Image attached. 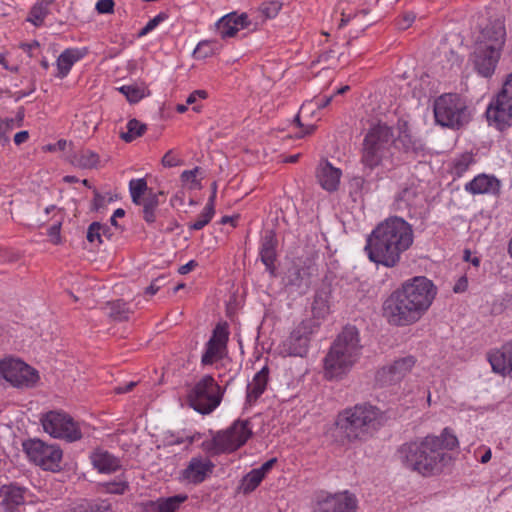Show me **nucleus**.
<instances>
[{
    "mask_svg": "<svg viewBox=\"0 0 512 512\" xmlns=\"http://www.w3.org/2000/svg\"><path fill=\"white\" fill-rule=\"evenodd\" d=\"M168 18V14L161 12L154 18L148 21V23L138 32L137 37H143L153 31L160 23Z\"/></svg>",
    "mask_w": 512,
    "mask_h": 512,
    "instance_id": "79ce46f5",
    "label": "nucleus"
},
{
    "mask_svg": "<svg viewBox=\"0 0 512 512\" xmlns=\"http://www.w3.org/2000/svg\"><path fill=\"white\" fill-rule=\"evenodd\" d=\"M103 489L111 494H123L127 488L125 481H113L102 484Z\"/></svg>",
    "mask_w": 512,
    "mask_h": 512,
    "instance_id": "de8ad7c7",
    "label": "nucleus"
},
{
    "mask_svg": "<svg viewBox=\"0 0 512 512\" xmlns=\"http://www.w3.org/2000/svg\"><path fill=\"white\" fill-rule=\"evenodd\" d=\"M506 30L503 21L497 19L487 24L477 37L475 45H485L501 51L505 43Z\"/></svg>",
    "mask_w": 512,
    "mask_h": 512,
    "instance_id": "412c9836",
    "label": "nucleus"
},
{
    "mask_svg": "<svg viewBox=\"0 0 512 512\" xmlns=\"http://www.w3.org/2000/svg\"><path fill=\"white\" fill-rule=\"evenodd\" d=\"M218 33L222 38L233 37L239 29L247 28L250 26L248 15L242 13H230L223 16L216 24Z\"/></svg>",
    "mask_w": 512,
    "mask_h": 512,
    "instance_id": "b1692460",
    "label": "nucleus"
},
{
    "mask_svg": "<svg viewBox=\"0 0 512 512\" xmlns=\"http://www.w3.org/2000/svg\"><path fill=\"white\" fill-rule=\"evenodd\" d=\"M439 438L441 443V449L443 451H445V449L452 450L458 445L457 437L454 434L450 433V431L447 428L444 429Z\"/></svg>",
    "mask_w": 512,
    "mask_h": 512,
    "instance_id": "c03bdc74",
    "label": "nucleus"
},
{
    "mask_svg": "<svg viewBox=\"0 0 512 512\" xmlns=\"http://www.w3.org/2000/svg\"><path fill=\"white\" fill-rule=\"evenodd\" d=\"M22 446L29 460L44 470L57 471L60 468L62 450L57 445L46 444L40 439H29Z\"/></svg>",
    "mask_w": 512,
    "mask_h": 512,
    "instance_id": "4468645a",
    "label": "nucleus"
},
{
    "mask_svg": "<svg viewBox=\"0 0 512 512\" xmlns=\"http://www.w3.org/2000/svg\"><path fill=\"white\" fill-rule=\"evenodd\" d=\"M60 227H61V224L57 223V224L52 225L49 228L48 235L50 236L51 241L54 244H58L60 242Z\"/></svg>",
    "mask_w": 512,
    "mask_h": 512,
    "instance_id": "13d9d810",
    "label": "nucleus"
},
{
    "mask_svg": "<svg viewBox=\"0 0 512 512\" xmlns=\"http://www.w3.org/2000/svg\"><path fill=\"white\" fill-rule=\"evenodd\" d=\"M464 260L471 262L474 266H479L480 259L476 256L472 257L471 252L469 250L464 251Z\"/></svg>",
    "mask_w": 512,
    "mask_h": 512,
    "instance_id": "69168bd1",
    "label": "nucleus"
},
{
    "mask_svg": "<svg viewBox=\"0 0 512 512\" xmlns=\"http://www.w3.org/2000/svg\"><path fill=\"white\" fill-rule=\"evenodd\" d=\"M166 284V277L160 276L152 281V283L146 288V294L154 295Z\"/></svg>",
    "mask_w": 512,
    "mask_h": 512,
    "instance_id": "864d4df0",
    "label": "nucleus"
},
{
    "mask_svg": "<svg viewBox=\"0 0 512 512\" xmlns=\"http://www.w3.org/2000/svg\"><path fill=\"white\" fill-rule=\"evenodd\" d=\"M162 194V191L155 193L149 188L145 178L130 179V198L135 205L141 207L140 213L147 224L156 221V209Z\"/></svg>",
    "mask_w": 512,
    "mask_h": 512,
    "instance_id": "f8f14e48",
    "label": "nucleus"
},
{
    "mask_svg": "<svg viewBox=\"0 0 512 512\" xmlns=\"http://www.w3.org/2000/svg\"><path fill=\"white\" fill-rule=\"evenodd\" d=\"M396 458L404 467L423 476L440 473L451 460V456L441 449L440 438L435 436L402 444L397 449Z\"/></svg>",
    "mask_w": 512,
    "mask_h": 512,
    "instance_id": "7ed1b4c3",
    "label": "nucleus"
},
{
    "mask_svg": "<svg viewBox=\"0 0 512 512\" xmlns=\"http://www.w3.org/2000/svg\"><path fill=\"white\" fill-rule=\"evenodd\" d=\"M386 420L385 413L378 407L363 403L339 413L336 424L349 441H362L370 438Z\"/></svg>",
    "mask_w": 512,
    "mask_h": 512,
    "instance_id": "423d86ee",
    "label": "nucleus"
},
{
    "mask_svg": "<svg viewBox=\"0 0 512 512\" xmlns=\"http://www.w3.org/2000/svg\"><path fill=\"white\" fill-rule=\"evenodd\" d=\"M263 476L256 469L250 471L243 479L244 492H252L263 480Z\"/></svg>",
    "mask_w": 512,
    "mask_h": 512,
    "instance_id": "ea45409f",
    "label": "nucleus"
},
{
    "mask_svg": "<svg viewBox=\"0 0 512 512\" xmlns=\"http://www.w3.org/2000/svg\"><path fill=\"white\" fill-rule=\"evenodd\" d=\"M424 196L418 188L412 184L403 187L395 196L394 206L398 211H407L410 217H416L422 213Z\"/></svg>",
    "mask_w": 512,
    "mask_h": 512,
    "instance_id": "a211bd4d",
    "label": "nucleus"
},
{
    "mask_svg": "<svg viewBox=\"0 0 512 512\" xmlns=\"http://www.w3.org/2000/svg\"><path fill=\"white\" fill-rule=\"evenodd\" d=\"M25 490L15 485H4L0 489V504L8 512H16L25 503Z\"/></svg>",
    "mask_w": 512,
    "mask_h": 512,
    "instance_id": "a878e982",
    "label": "nucleus"
},
{
    "mask_svg": "<svg viewBox=\"0 0 512 512\" xmlns=\"http://www.w3.org/2000/svg\"><path fill=\"white\" fill-rule=\"evenodd\" d=\"M197 266V263L194 261V260H191L189 261L188 263H186L185 265H182L179 269H178V272L182 275L184 274H187L189 273L190 271H192L195 267Z\"/></svg>",
    "mask_w": 512,
    "mask_h": 512,
    "instance_id": "680f3d73",
    "label": "nucleus"
},
{
    "mask_svg": "<svg viewBox=\"0 0 512 512\" xmlns=\"http://www.w3.org/2000/svg\"><path fill=\"white\" fill-rule=\"evenodd\" d=\"M276 461H277L276 458H272V459L266 461L264 464L261 465V467L257 468L256 470L258 472H260V474L263 477H265L266 473L274 466Z\"/></svg>",
    "mask_w": 512,
    "mask_h": 512,
    "instance_id": "052dcab7",
    "label": "nucleus"
},
{
    "mask_svg": "<svg viewBox=\"0 0 512 512\" xmlns=\"http://www.w3.org/2000/svg\"><path fill=\"white\" fill-rule=\"evenodd\" d=\"M93 192H94L93 206L96 210L103 207L106 203L113 201V197L109 193L103 195V194H100L96 189H94Z\"/></svg>",
    "mask_w": 512,
    "mask_h": 512,
    "instance_id": "3c124183",
    "label": "nucleus"
},
{
    "mask_svg": "<svg viewBox=\"0 0 512 512\" xmlns=\"http://www.w3.org/2000/svg\"><path fill=\"white\" fill-rule=\"evenodd\" d=\"M0 375L16 388H32L39 381L36 369L12 357L0 361Z\"/></svg>",
    "mask_w": 512,
    "mask_h": 512,
    "instance_id": "ddd939ff",
    "label": "nucleus"
},
{
    "mask_svg": "<svg viewBox=\"0 0 512 512\" xmlns=\"http://www.w3.org/2000/svg\"><path fill=\"white\" fill-rule=\"evenodd\" d=\"M416 360L413 356H405L395 360L391 365L381 368L376 375L381 385H393L400 382L414 367Z\"/></svg>",
    "mask_w": 512,
    "mask_h": 512,
    "instance_id": "6ab92c4d",
    "label": "nucleus"
},
{
    "mask_svg": "<svg viewBox=\"0 0 512 512\" xmlns=\"http://www.w3.org/2000/svg\"><path fill=\"white\" fill-rule=\"evenodd\" d=\"M437 288L424 276H416L405 281L383 302V316L396 327H404L418 322L432 305Z\"/></svg>",
    "mask_w": 512,
    "mask_h": 512,
    "instance_id": "f257e3e1",
    "label": "nucleus"
},
{
    "mask_svg": "<svg viewBox=\"0 0 512 512\" xmlns=\"http://www.w3.org/2000/svg\"><path fill=\"white\" fill-rule=\"evenodd\" d=\"M434 116L438 124L453 129H460L471 120L466 101L454 93L441 95L435 100Z\"/></svg>",
    "mask_w": 512,
    "mask_h": 512,
    "instance_id": "0eeeda50",
    "label": "nucleus"
},
{
    "mask_svg": "<svg viewBox=\"0 0 512 512\" xmlns=\"http://www.w3.org/2000/svg\"><path fill=\"white\" fill-rule=\"evenodd\" d=\"M282 8V3L276 0L263 2L259 8L258 13L261 17L262 21H265L267 19H273L275 18L279 11Z\"/></svg>",
    "mask_w": 512,
    "mask_h": 512,
    "instance_id": "e433bc0d",
    "label": "nucleus"
},
{
    "mask_svg": "<svg viewBox=\"0 0 512 512\" xmlns=\"http://www.w3.org/2000/svg\"><path fill=\"white\" fill-rule=\"evenodd\" d=\"M486 118L490 126L504 131L512 126V101L499 96L490 102L486 110Z\"/></svg>",
    "mask_w": 512,
    "mask_h": 512,
    "instance_id": "f3484780",
    "label": "nucleus"
},
{
    "mask_svg": "<svg viewBox=\"0 0 512 512\" xmlns=\"http://www.w3.org/2000/svg\"><path fill=\"white\" fill-rule=\"evenodd\" d=\"M89 512H109V505L105 502L92 505Z\"/></svg>",
    "mask_w": 512,
    "mask_h": 512,
    "instance_id": "0e129e2a",
    "label": "nucleus"
},
{
    "mask_svg": "<svg viewBox=\"0 0 512 512\" xmlns=\"http://www.w3.org/2000/svg\"><path fill=\"white\" fill-rule=\"evenodd\" d=\"M497 96H499L501 99H506L512 102V73L504 82L503 87Z\"/></svg>",
    "mask_w": 512,
    "mask_h": 512,
    "instance_id": "603ef678",
    "label": "nucleus"
},
{
    "mask_svg": "<svg viewBox=\"0 0 512 512\" xmlns=\"http://www.w3.org/2000/svg\"><path fill=\"white\" fill-rule=\"evenodd\" d=\"M357 499L354 494L343 491L319 496L313 512H356Z\"/></svg>",
    "mask_w": 512,
    "mask_h": 512,
    "instance_id": "2eb2a0df",
    "label": "nucleus"
},
{
    "mask_svg": "<svg viewBox=\"0 0 512 512\" xmlns=\"http://www.w3.org/2000/svg\"><path fill=\"white\" fill-rule=\"evenodd\" d=\"M276 246L277 239L274 232H266L262 239L260 258L262 263L266 266L267 271L270 273L272 277L276 276V267L274 265V262L277 257Z\"/></svg>",
    "mask_w": 512,
    "mask_h": 512,
    "instance_id": "bb28decb",
    "label": "nucleus"
},
{
    "mask_svg": "<svg viewBox=\"0 0 512 512\" xmlns=\"http://www.w3.org/2000/svg\"><path fill=\"white\" fill-rule=\"evenodd\" d=\"M415 20L413 13H405L403 17L398 21V28L402 30L408 29Z\"/></svg>",
    "mask_w": 512,
    "mask_h": 512,
    "instance_id": "6e6d98bb",
    "label": "nucleus"
},
{
    "mask_svg": "<svg viewBox=\"0 0 512 512\" xmlns=\"http://www.w3.org/2000/svg\"><path fill=\"white\" fill-rule=\"evenodd\" d=\"M105 232V228L98 222H93L87 231V240L91 243L94 241L102 242L101 235Z\"/></svg>",
    "mask_w": 512,
    "mask_h": 512,
    "instance_id": "49530a36",
    "label": "nucleus"
},
{
    "mask_svg": "<svg viewBox=\"0 0 512 512\" xmlns=\"http://www.w3.org/2000/svg\"><path fill=\"white\" fill-rule=\"evenodd\" d=\"M213 468L214 464L210 460L194 457L181 472V479L193 484L202 483L212 473Z\"/></svg>",
    "mask_w": 512,
    "mask_h": 512,
    "instance_id": "4be33fe9",
    "label": "nucleus"
},
{
    "mask_svg": "<svg viewBox=\"0 0 512 512\" xmlns=\"http://www.w3.org/2000/svg\"><path fill=\"white\" fill-rule=\"evenodd\" d=\"M341 170L333 167L328 161L321 163L317 169V179L320 186L326 191L333 192L337 190L340 177Z\"/></svg>",
    "mask_w": 512,
    "mask_h": 512,
    "instance_id": "c85d7f7f",
    "label": "nucleus"
},
{
    "mask_svg": "<svg viewBox=\"0 0 512 512\" xmlns=\"http://www.w3.org/2000/svg\"><path fill=\"white\" fill-rule=\"evenodd\" d=\"M306 111H308V105L304 104L300 108L299 114L296 115V117L294 119V122L297 124L298 127L305 129L300 135H297V137H303L304 135L311 134L315 129V126L312 124H309V125L302 124V122L300 120V115L305 113Z\"/></svg>",
    "mask_w": 512,
    "mask_h": 512,
    "instance_id": "8fccbe9b",
    "label": "nucleus"
},
{
    "mask_svg": "<svg viewBox=\"0 0 512 512\" xmlns=\"http://www.w3.org/2000/svg\"><path fill=\"white\" fill-rule=\"evenodd\" d=\"M28 137H29V134L27 131H20L15 134L14 142L16 145H20V144L26 142Z\"/></svg>",
    "mask_w": 512,
    "mask_h": 512,
    "instance_id": "e2e57ef3",
    "label": "nucleus"
},
{
    "mask_svg": "<svg viewBox=\"0 0 512 512\" xmlns=\"http://www.w3.org/2000/svg\"><path fill=\"white\" fill-rule=\"evenodd\" d=\"M362 346L355 327L346 326L332 343L324 359L325 377L339 379L357 362Z\"/></svg>",
    "mask_w": 512,
    "mask_h": 512,
    "instance_id": "39448f33",
    "label": "nucleus"
},
{
    "mask_svg": "<svg viewBox=\"0 0 512 512\" xmlns=\"http://www.w3.org/2000/svg\"><path fill=\"white\" fill-rule=\"evenodd\" d=\"M148 95L149 90L144 82L138 81L130 84V104L137 103Z\"/></svg>",
    "mask_w": 512,
    "mask_h": 512,
    "instance_id": "58836bf2",
    "label": "nucleus"
},
{
    "mask_svg": "<svg viewBox=\"0 0 512 512\" xmlns=\"http://www.w3.org/2000/svg\"><path fill=\"white\" fill-rule=\"evenodd\" d=\"M488 359L493 371L503 375L512 372V341L491 352Z\"/></svg>",
    "mask_w": 512,
    "mask_h": 512,
    "instance_id": "cd10ccee",
    "label": "nucleus"
},
{
    "mask_svg": "<svg viewBox=\"0 0 512 512\" xmlns=\"http://www.w3.org/2000/svg\"><path fill=\"white\" fill-rule=\"evenodd\" d=\"M47 14V4H36L30 11L28 20L34 25H40Z\"/></svg>",
    "mask_w": 512,
    "mask_h": 512,
    "instance_id": "a19ab883",
    "label": "nucleus"
},
{
    "mask_svg": "<svg viewBox=\"0 0 512 512\" xmlns=\"http://www.w3.org/2000/svg\"><path fill=\"white\" fill-rule=\"evenodd\" d=\"M41 424L44 431L54 438L74 442L82 437L79 424L62 411L47 412L41 417Z\"/></svg>",
    "mask_w": 512,
    "mask_h": 512,
    "instance_id": "9d476101",
    "label": "nucleus"
},
{
    "mask_svg": "<svg viewBox=\"0 0 512 512\" xmlns=\"http://www.w3.org/2000/svg\"><path fill=\"white\" fill-rule=\"evenodd\" d=\"M309 270V266L293 262V264L288 268L287 272L285 273L286 285L297 288L307 286L310 277Z\"/></svg>",
    "mask_w": 512,
    "mask_h": 512,
    "instance_id": "473e14b6",
    "label": "nucleus"
},
{
    "mask_svg": "<svg viewBox=\"0 0 512 512\" xmlns=\"http://www.w3.org/2000/svg\"><path fill=\"white\" fill-rule=\"evenodd\" d=\"M114 8L113 0H99L96 3V10L100 14L112 13Z\"/></svg>",
    "mask_w": 512,
    "mask_h": 512,
    "instance_id": "5fc2aeb1",
    "label": "nucleus"
},
{
    "mask_svg": "<svg viewBox=\"0 0 512 512\" xmlns=\"http://www.w3.org/2000/svg\"><path fill=\"white\" fill-rule=\"evenodd\" d=\"M82 57L83 53L78 49H66L63 51L57 59L58 73L56 76L59 78L66 77L74 63Z\"/></svg>",
    "mask_w": 512,
    "mask_h": 512,
    "instance_id": "72a5a7b5",
    "label": "nucleus"
},
{
    "mask_svg": "<svg viewBox=\"0 0 512 512\" xmlns=\"http://www.w3.org/2000/svg\"><path fill=\"white\" fill-rule=\"evenodd\" d=\"M214 214L215 208L211 207V204H206L203 212L198 216L197 220L189 225V229L201 230L211 221Z\"/></svg>",
    "mask_w": 512,
    "mask_h": 512,
    "instance_id": "4c0bfd02",
    "label": "nucleus"
},
{
    "mask_svg": "<svg viewBox=\"0 0 512 512\" xmlns=\"http://www.w3.org/2000/svg\"><path fill=\"white\" fill-rule=\"evenodd\" d=\"M39 47V43L37 41H34L32 43H23L21 44V48L27 52L30 56H32L31 54V51L34 49V48H38Z\"/></svg>",
    "mask_w": 512,
    "mask_h": 512,
    "instance_id": "338daca9",
    "label": "nucleus"
},
{
    "mask_svg": "<svg viewBox=\"0 0 512 512\" xmlns=\"http://www.w3.org/2000/svg\"><path fill=\"white\" fill-rule=\"evenodd\" d=\"M93 467L99 473H112L120 468V460L103 449H96L90 455Z\"/></svg>",
    "mask_w": 512,
    "mask_h": 512,
    "instance_id": "c756f323",
    "label": "nucleus"
},
{
    "mask_svg": "<svg viewBox=\"0 0 512 512\" xmlns=\"http://www.w3.org/2000/svg\"><path fill=\"white\" fill-rule=\"evenodd\" d=\"M249 420H237L226 430L218 431L211 440L203 442V448L212 455L234 452L251 437Z\"/></svg>",
    "mask_w": 512,
    "mask_h": 512,
    "instance_id": "6e6552de",
    "label": "nucleus"
},
{
    "mask_svg": "<svg viewBox=\"0 0 512 512\" xmlns=\"http://www.w3.org/2000/svg\"><path fill=\"white\" fill-rule=\"evenodd\" d=\"M147 131V125L133 118L130 119V142L141 137Z\"/></svg>",
    "mask_w": 512,
    "mask_h": 512,
    "instance_id": "a18cd8bd",
    "label": "nucleus"
},
{
    "mask_svg": "<svg viewBox=\"0 0 512 512\" xmlns=\"http://www.w3.org/2000/svg\"><path fill=\"white\" fill-rule=\"evenodd\" d=\"M211 43L209 41L200 42L195 48L193 54L196 58L204 59L212 55Z\"/></svg>",
    "mask_w": 512,
    "mask_h": 512,
    "instance_id": "09e8293b",
    "label": "nucleus"
},
{
    "mask_svg": "<svg viewBox=\"0 0 512 512\" xmlns=\"http://www.w3.org/2000/svg\"><path fill=\"white\" fill-rule=\"evenodd\" d=\"M70 163L81 169L96 168L100 158L99 155L89 149H81L69 157Z\"/></svg>",
    "mask_w": 512,
    "mask_h": 512,
    "instance_id": "f704fd0d",
    "label": "nucleus"
},
{
    "mask_svg": "<svg viewBox=\"0 0 512 512\" xmlns=\"http://www.w3.org/2000/svg\"><path fill=\"white\" fill-rule=\"evenodd\" d=\"M224 392L211 375H205L189 391L188 402L195 411L209 414L220 405Z\"/></svg>",
    "mask_w": 512,
    "mask_h": 512,
    "instance_id": "1a4fd4ad",
    "label": "nucleus"
},
{
    "mask_svg": "<svg viewBox=\"0 0 512 512\" xmlns=\"http://www.w3.org/2000/svg\"><path fill=\"white\" fill-rule=\"evenodd\" d=\"M395 149L417 155L424 150V146L420 139L411 134L408 124L403 122L399 125L397 137L394 136L393 151Z\"/></svg>",
    "mask_w": 512,
    "mask_h": 512,
    "instance_id": "5701e85b",
    "label": "nucleus"
},
{
    "mask_svg": "<svg viewBox=\"0 0 512 512\" xmlns=\"http://www.w3.org/2000/svg\"><path fill=\"white\" fill-rule=\"evenodd\" d=\"M318 327V323L313 319L303 320L279 345V353L284 357H304L308 352L311 336L318 330Z\"/></svg>",
    "mask_w": 512,
    "mask_h": 512,
    "instance_id": "9b49d317",
    "label": "nucleus"
},
{
    "mask_svg": "<svg viewBox=\"0 0 512 512\" xmlns=\"http://www.w3.org/2000/svg\"><path fill=\"white\" fill-rule=\"evenodd\" d=\"M472 162H473V157L471 154L466 153V154L461 155L459 158H457L454 161L455 174L458 176H461L465 171H467V169L469 168V166L471 165Z\"/></svg>",
    "mask_w": 512,
    "mask_h": 512,
    "instance_id": "37998d69",
    "label": "nucleus"
},
{
    "mask_svg": "<svg viewBox=\"0 0 512 512\" xmlns=\"http://www.w3.org/2000/svg\"><path fill=\"white\" fill-rule=\"evenodd\" d=\"M501 51L491 49L485 45H475L474 67L483 77H490L496 68Z\"/></svg>",
    "mask_w": 512,
    "mask_h": 512,
    "instance_id": "aec40b11",
    "label": "nucleus"
},
{
    "mask_svg": "<svg viewBox=\"0 0 512 512\" xmlns=\"http://www.w3.org/2000/svg\"><path fill=\"white\" fill-rule=\"evenodd\" d=\"M108 315L114 321H124L127 319V307L124 300H116L107 303Z\"/></svg>",
    "mask_w": 512,
    "mask_h": 512,
    "instance_id": "c9c22d12",
    "label": "nucleus"
},
{
    "mask_svg": "<svg viewBox=\"0 0 512 512\" xmlns=\"http://www.w3.org/2000/svg\"><path fill=\"white\" fill-rule=\"evenodd\" d=\"M269 379V368L264 366L247 385V401L254 403L264 393Z\"/></svg>",
    "mask_w": 512,
    "mask_h": 512,
    "instance_id": "2f4dec72",
    "label": "nucleus"
},
{
    "mask_svg": "<svg viewBox=\"0 0 512 512\" xmlns=\"http://www.w3.org/2000/svg\"><path fill=\"white\" fill-rule=\"evenodd\" d=\"M228 338L229 332L227 325L218 324L206 343L205 351L201 357L202 365H212L226 355Z\"/></svg>",
    "mask_w": 512,
    "mask_h": 512,
    "instance_id": "dca6fc26",
    "label": "nucleus"
},
{
    "mask_svg": "<svg viewBox=\"0 0 512 512\" xmlns=\"http://www.w3.org/2000/svg\"><path fill=\"white\" fill-rule=\"evenodd\" d=\"M162 164L165 167H175L179 164V160L173 155L172 151H168L162 158Z\"/></svg>",
    "mask_w": 512,
    "mask_h": 512,
    "instance_id": "4d7b16f0",
    "label": "nucleus"
},
{
    "mask_svg": "<svg viewBox=\"0 0 512 512\" xmlns=\"http://www.w3.org/2000/svg\"><path fill=\"white\" fill-rule=\"evenodd\" d=\"M198 172H199V168L198 167H196V168H194L192 170L183 171L182 174H181V178H182L183 181L194 182Z\"/></svg>",
    "mask_w": 512,
    "mask_h": 512,
    "instance_id": "bf43d9fd",
    "label": "nucleus"
},
{
    "mask_svg": "<svg viewBox=\"0 0 512 512\" xmlns=\"http://www.w3.org/2000/svg\"><path fill=\"white\" fill-rule=\"evenodd\" d=\"M188 499L186 494H178L156 501H146L140 504L141 512H178L182 503Z\"/></svg>",
    "mask_w": 512,
    "mask_h": 512,
    "instance_id": "393cba45",
    "label": "nucleus"
},
{
    "mask_svg": "<svg viewBox=\"0 0 512 512\" xmlns=\"http://www.w3.org/2000/svg\"><path fill=\"white\" fill-rule=\"evenodd\" d=\"M465 189L472 194H497L500 190V182L493 176L482 174L468 182Z\"/></svg>",
    "mask_w": 512,
    "mask_h": 512,
    "instance_id": "7c9ffc66",
    "label": "nucleus"
},
{
    "mask_svg": "<svg viewBox=\"0 0 512 512\" xmlns=\"http://www.w3.org/2000/svg\"><path fill=\"white\" fill-rule=\"evenodd\" d=\"M394 131L384 122L372 124L364 136L361 148V163L365 168L376 167L390 169L397 162L393 151Z\"/></svg>",
    "mask_w": 512,
    "mask_h": 512,
    "instance_id": "20e7f679",
    "label": "nucleus"
},
{
    "mask_svg": "<svg viewBox=\"0 0 512 512\" xmlns=\"http://www.w3.org/2000/svg\"><path fill=\"white\" fill-rule=\"evenodd\" d=\"M332 100V96L330 97H324L322 99H319L315 102V106L318 108V109H322V108H325L327 107L330 102Z\"/></svg>",
    "mask_w": 512,
    "mask_h": 512,
    "instance_id": "774afa93",
    "label": "nucleus"
},
{
    "mask_svg": "<svg viewBox=\"0 0 512 512\" xmlns=\"http://www.w3.org/2000/svg\"><path fill=\"white\" fill-rule=\"evenodd\" d=\"M412 226L403 218L393 216L379 223L367 238L365 251L370 261L393 268L401 255L413 244Z\"/></svg>",
    "mask_w": 512,
    "mask_h": 512,
    "instance_id": "f03ea898",
    "label": "nucleus"
}]
</instances>
